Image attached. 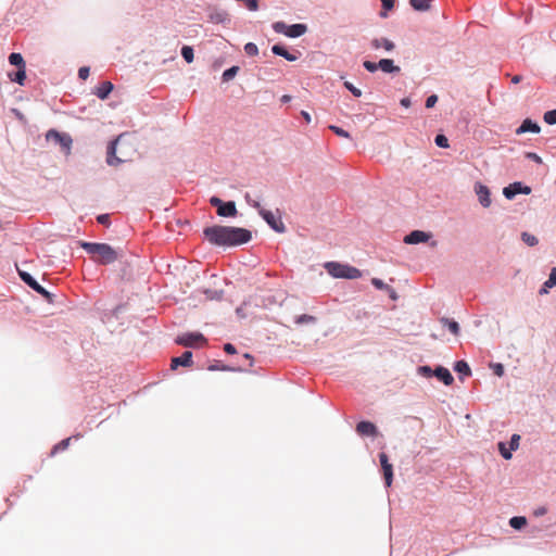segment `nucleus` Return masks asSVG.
Returning a JSON list of instances; mask_svg holds the SVG:
<instances>
[{"instance_id": "obj_1", "label": "nucleus", "mask_w": 556, "mask_h": 556, "mask_svg": "<svg viewBox=\"0 0 556 556\" xmlns=\"http://www.w3.org/2000/svg\"><path fill=\"white\" fill-rule=\"evenodd\" d=\"M205 238L216 245H240L251 240V231L240 227L215 225L204 229Z\"/></svg>"}, {"instance_id": "obj_2", "label": "nucleus", "mask_w": 556, "mask_h": 556, "mask_svg": "<svg viewBox=\"0 0 556 556\" xmlns=\"http://www.w3.org/2000/svg\"><path fill=\"white\" fill-rule=\"evenodd\" d=\"M136 150L125 135L118 136L108 147L106 162L111 166H117L125 162L132 161Z\"/></svg>"}, {"instance_id": "obj_3", "label": "nucleus", "mask_w": 556, "mask_h": 556, "mask_svg": "<svg viewBox=\"0 0 556 556\" xmlns=\"http://www.w3.org/2000/svg\"><path fill=\"white\" fill-rule=\"evenodd\" d=\"M80 247L93 258L94 262L109 265L114 263L119 253L106 243L81 242Z\"/></svg>"}, {"instance_id": "obj_4", "label": "nucleus", "mask_w": 556, "mask_h": 556, "mask_svg": "<svg viewBox=\"0 0 556 556\" xmlns=\"http://www.w3.org/2000/svg\"><path fill=\"white\" fill-rule=\"evenodd\" d=\"M247 202L253 207L258 210L260 215L265 219V222L277 232H285L286 227L283 222L281 220L280 215H276L275 213L263 208L257 201H252L250 195H245Z\"/></svg>"}, {"instance_id": "obj_5", "label": "nucleus", "mask_w": 556, "mask_h": 556, "mask_svg": "<svg viewBox=\"0 0 556 556\" xmlns=\"http://www.w3.org/2000/svg\"><path fill=\"white\" fill-rule=\"evenodd\" d=\"M327 271L334 278L357 279L362 276L359 269L353 266L329 262L325 265Z\"/></svg>"}, {"instance_id": "obj_6", "label": "nucleus", "mask_w": 556, "mask_h": 556, "mask_svg": "<svg viewBox=\"0 0 556 556\" xmlns=\"http://www.w3.org/2000/svg\"><path fill=\"white\" fill-rule=\"evenodd\" d=\"M46 138L48 141H53L54 143H58L60 144V147L62 148V150L68 154L70 151H71V146H72V138L70 135L67 134H61L54 129H50L47 135H46Z\"/></svg>"}, {"instance_id": "obj_7", "label": "nucleus", "mask_w": 556, "mask_h": 556, "mask_svg": "<svg viewBox=\"0 0 556 556\" xmlns=\"http://www.w3.org/2000/svg\"><path fill=\"white\" fill-rule=\"evenodd\" d=\"M18 275L21 279L33 290L41 294L48 302H52V294L47 291L43 287H41L30 274L26 271L18 270Z\"/></svg>"}, {"instance_id": "obj_8", "label": "nucleus", "mask_w": 556, "mask_h": 556, "mask_svg": "<svg viewBox=\"0 0 556 556\" xmlns=\"http://www.w3.org/2000/svg\"><path fill=\"white\" fill-rule=\"evenodd\" d=\"M531 188L528 186L522 187L521 182H514L503 189V194L506 199L511 200L519 193L529 194Z\"/></svg>"}, {"instance_id": "obj_9", "label": "nucleus", "mask_w": 556, "mask_h": 556, "mask_svg": "<svg viewBox=\"0 0 556 556\" xmlns=\"http://www.w3.org/2000/svg\"><path fill=\"white\" fill-rule=\"evenodd\" d=\"M475 192L478 197L480 204L483 207H489L491 205V192L485 185L481 182H476Z\"/></svg>"}, {"instance_id": "obj_10", "label": "nucleus", "mask_w": 556, "mask_h": 556, "mask_svg": "<svg viewBox=\"0 0 556 556\" xmlns=\"http://www.w3.org/2000/svg\"><path fill=\"white\" fill-rule=\"evenodd\" d=\"M205 338L201 333H187L179 337L176 342L184 346H194L198 343H205Z\"/></svg>"}, {"instance_id": "obj_11", "label": "nucleus", "mask_w": 556, "mask_h": 556, "mask_svg": "<svg viewBox=\"0 0 556 556\" xmlns=\"http://www.w3.org/2000/svg\"><path fill=\"white\" fill-rule=\"evenodd\" d=\"M379 460H380V464L382 467L386 484H387V486H390L392 484V480H393L392 465L389 463V458L386 453L379 454Z\"/></svg>"}, {"instance_id": "obj_12", "label": "nucleus", "mask_w": 556, "mask_h": 556, "mask_svg": "<svg viewBox=\"0 0 556 556\" xmlns=\"http://www.w3.org/2000/svg\"><path fill=\"white\" fill-rule=\"evenodd\" d=\"M429 238L430 233H427L421 230H414L404 238V242L407 244H417L421 242H427Z\"/></svg>"}, {"instance_id": "obj_13", "label": "nucleus", "mask_w": 556, "mask_h": 556, "mask_svg": "<svg viewBox=\"0 0 556 556\" xmlns=\"http://www.w3.org/2000/svg\"><path fill=\"white\" fill-rule=\"evenodd\" d=\"M192 365V353L190 351H186L181 354V356L174 357L172 359L170 368L176 369L178 366L190 367Z\"/></svg>"}, {"instance_id": "obj_14", "label": "nucleus", "mask_w": 556, "mask_h": 556, "mask_svg": "<svg viewBox=\"0 0 556 556\" xmlns=\"http://www.w3.org/2000/svg\"><path fill=\"white\" fill-rule=\"evenodd\" d=\"M356 432L359 435L374 437L377 434V427L370 421H361L356 426Z\"/></svg>"}, {"instance_id": "obj_15", "label": "nucleus", "mask_w": 556, "mask_h": 556, "mask_svg": "<svg viewBox=\"0 0 556 556\" xmlns=\"http://www.w3.org/2000/svg\"><path fill=\"white\" fill-rule=\"evenodd\" d=\"M541 128L536 123L532 122L530 118H526L516 129V135H522L528 131L538 134Z\"/></svg>"}, {"instance_id": "obj_16", "label": "nucleus", "mask_w": 556, "mask_h": 556, "mask_svg": "<svg viewBox=\"0 0 556 556\" xmlns=\"http://www.w3.org/2000/svg\"><path fill=\"white\" fill-rule=\"evenodd\" d=\"M370 45L375 50L382 48L386 51H392L395 48L394 42L388 38H375L371 40Z\"/></svg>"}, {"instance_id": "obj_17", "label": "nucleus", "mask_w": 556, "mask_h": 556, "mask_svg": "<svg viewBox=\"0 0 556 556\" xmlns=\"http://www.w3.org/2000/svg\"><path fill=\"white\" fill-rule=\"evenodd\" d=\"M434 376L440 379L444 384L450 386L453 383L454 378L451 375L450 370L444 367H438L434 370Z\"/></svg>"}, {"instance_id": "obj_18", "label": "nucleus", "mask_w": 556, "mask_h": 556, "mask_svg": "<svg viewBox=\"0 0 556 556\" xmlns=\"http://www.w3.org/2000/svg\"><path fill=\"white\" fill-rule=\"evenodd\" d=\"M113 90V85L112 83L110 81H103L101 83L96 91H94V94L101 99V100H104L109 97V94L111 93V91Z\"/></svg>"}, {"instance_id": "obj_19", "label": "nucleus", "mask_w": 556, "mask_h": 556, "mask_svg": "<svg viewBox=\"0 0 556 556\" xmlns=\"http://www.w3.org/2000/svg\"><path fill=\"white\" fill-rule=\"evenodd\" d=\"M307 30L306 25L304 24H293L289 25L288 33H286V36L290 38H298L302 35H304Z\"/></svg>"}, {"instance_id": "obj_20", "label": "nucleus", "mask_w": 556, "mask_h": 556, "mask_svg": "<svg viewBox=\"0 0 556 556\" xmlns=\"http://www.w3.org/2000/svg\"><path fill=\"white\" fill-rule=\"evenodd\" d=\"M217 214L219 216L228 217V216H236L237 208L235 205V202H227L223 205H219V210H217Z\"/></svg>"}, {"instance_id": "obj_21", "label": "nucleus", "mask_w": 556, "mask_h": 556, "mask_svg": "<svg viewBox=\"0 0 556 556\" xmlns=\"http://www.w3.org/2000/svg\"><path fill=\"white\" fill-rule=\"evenodd\" d=\"M274 54L285 58L286 60L293 62L298 59L295 54H291L285 47L280 45H274L271 47Z\"/></svg>"}, {"instance_id": "obj_22", "label": "nucleus", "mask_w": 556, "mask_h": 556, "mask_svg": "<svg viewBox=\"0 0 556 556\" xmlns=\"http://www.w3.org/2000/svg\"><path fill=\"white\" fill-rule=\"evenodd\" d=\"M379 68L384 73H399L401 68L394 65L393 61L390 59H381L378 62Z\"/></svg>"}, {"instance_id": "obj_23", "label": "nucleus", "mask_w": 556, "mask_h": 556, "mask_svg": "<svg viewBox=\"0 0 556 556\" xmlns=\"http://www.w3.org/2000/svg\"><path fill=\"white\" fill-rule=\"evenodd\" d=\"M8 76L11 81L17 83L18 85L23 86L26 80V67H17V71L15 73H9Z\"/></svg>"}, {"instance_id": "obj_24", "label": "nucleus", "mask_w": 556, "mask_h": 556, "mask_svg": "<svg viewBox=\"0 0 556 556\" xmlns=\"http://www.w3.org/2000/svg\"><path fill=\"white\" fill-rule=\"evenodd\" d=\"M9 62L11 65H14L16 67H26V63L22 56L21 53L13 52L9 55Z\"/></svg>"}, {"instance_id": "obj_25", "label": "nucleus", "mask_w": 556, "mask_h": 556, "mask_svg": "<svg viewBox=\"0 0 556 556\" xmlns=\"http://www.w3.org/2000/svg\"><path fill=\"white\" fill-rule=\"evenodd\" d=\"M431 0H409L410 5L417 11H427L430 9Z\"/></svg>"}, {"instance_id": "obj_26", "label": "nucleus", "mask_w": 556, "mask_h": 556, "mask_svg": "<svg viewBox=\"0 0 556 556\" xmlns=\"http://www.w3.org/2000/svg\"><path fill=\"white\" fill-rule=\"evenodd\" d=\"M441 323L447 327V329L454 334L457 336L459 333V325L457 321L448 318H442Z\"/></svg>"}, {"instance_id": "obj_27", "label": "nucleus", "mask_w": 556, "mask_h": 556, "mask_svg": "<svg viewBox=\"0 0 556 556\" xmlns=\"http://www.w3.org/2000/svg\"><path fill=\"white\" fill-rule=\"evenodd\" d=\"M527 525L526 517L522 516H516L509 519V526L514 529H521Z\"/></svg>"}, {"instance_id": "obj_28", "label": "nucleus", "mask_w": 556, "mask_h": 556, "mask_svg": "<svg viewBox=\"0 0 556 556\" xmlns=\"http://www.w3.org/2000/svg\"><path fill=\"white\" fill-rule=\"evenodd\" d=\"M454 369L462 375L469 376L471 374L469 365L465 361H458L455 364Z\"/></svg>"}, {"instance_id": "obj_29", "label": "nucleus", "mask_w": 556, "mask_h": 556, "mask_svg": "<svg viewBox=\"0 0 556 556\" xmlns=\"http://www.w3.org/2000/svg\"><path fill=\"white\" fill-rule=\"evenodd\" d=\"M181 55L187 63H191L194 59L193 49L190 46H184L181 48Z\"/></svg>"}, {"instance_id": "obj_30", "label": "nucleus", "mask_w": 556, "mask_h": 556, "mask_svg": "<svg viewBox=\"0 0 556 556\" xmlns=\"http://www.w3.org/2000/svg\"><path fill=\"white\" fill-rule=\"evenodd\" d=\"M521 239H522V241H523L526 244H528V245H530V247H534V245H536V244H538V242H539L538 238H536L535 236H533V235L529 233V232H522V233H521Z\"/></svg>"}, {"instance_id": "obj_31", "label": "nucleus", "mask_w": 556, "mask_h": 556, "mask_svg": "<svg viewBox=\"0 0 556 556\" xmlns=\"http://www.w3.org/2000/svg\"><path fill=\"white\" fill-rule=\"evenodd\" d=\"M238 70H239V67H238V66H232V67H230V68L226 70V71L223 73V80H224V81H229V80H231V79L236 76V74H237Z\"/></svg>"}, {"instance_id": "obj_32", "label": "nucleus", "mask_w": 556, "mask_h": 556, "mask_svg": "<svg viewBox=\"0 0 556 556\" xmlns=\"http://www.w3.org/2000/svg\"><path fill=\"white\" fill-rule=\"evenodd\" d=\"M395 0H381V4L384 11L380 12L381 17H387L388 14L386 11L393 9Z\"/></svg>"}, {"instance_id": "obj_33", "label": "nucleus", "mask_w": 556, "mask_h": 556, "mask_svg": "<svg viewBox=\"0 0 556 556\" xmlns=\"http://www.w3.org/2000/svg\"><path fill=\"white\" fill-rule=\"evenodd\" d=\"M544 122L548 125L556 124V110H551L544 113Z\"/></svg>"}, {"instance_id": "obj_34", "label": "nucleus", "mask_w": 556, "mask_h": 556, "mask_svg": "<svg viewBox=\"0 0 556 556\" xmlns=\"http://www.w3.org/2000/svg\"><path fill=\"white\" fill-rule=\"evenodd\" d=\"M70 442H71V438H66L64 440H62L61 442H59L52 450L51 454H55L56 452L59 451H64L70 445Z\"/></svg>"}, {"instance_id": "obj_35", "label": "nucleus", "mask_w": 556, "mask_h": 556, "mask_svg": "<svg viewBox=\"0 0 556 556\" xmlns=\"http://www.w3.org/2000/svg\"><path fill=\"white\" fill-rule=\"evenodd\" d=\"M244 52L250 55V56H255L258 54V48L255 43L253 42H248L245 46H244Z\"/></svg>"}, {"instance_id": "obj_36", "label": "nucleus", "mask_w": 556, "mask_h": 556, "mask_svg": "<svg viewBox=\"0 0 556 556\" xmlns=\"http://www.w3.org/2000/svg\"><path fill=\"white\" fill-rule=\"evenodd\" d=\"M498 451H500L501 455L505 459H510L511 458V450H510V447L507 448L506 444L504 442H500L498 443Z\"/></svg>"}, {"instance_id": "obj_37", "label": "nucleus", "mask_w": 556, "mask_h": 556, "mask_svg": "<svg viewBox=\"0 0 556 556\" xmlns=\"http://www.w3.org/2000/svg\"><path fill=\"white\" fill-rule=\"evenodd\" d=\"M273 28L276 33L286 35V33H288L289 25L285 24L283 22H276L273 25Z\"/></svg>"}, {"instance_id": "obj_38", "label": "nucleus", "mask_w": 556, "mask_h": 556, "mask_svg": "<svg viewBox=\"0 0 556 556\" xmlns=\"http://www.w3.org/2000/svg\"><path fill=\"white\" fill-rule=\"evenodd\" d=\"M315 320H316V318L314 316L303 314L296 318L295 323L296 324H308V323H314Z\"/></svg>"}, {"instance_id": "obj_39", "label": "nucleus", "mask_w": 556, "mask_h": 556, "mask_svg": "<svg viewBox=\"0 0 556 556\" xmlns=\"http://www.w3.org/2000/svg\"><path fill=\"white\" fill-rule=\"evenodd\" d=\"M329 129H331L339 137L350 138V134L338 126L331 125L329 126Z\"/></svg>"}, {"instance_id": "obj_40", "label": "nucleus", "mask_w": 556, "mask_h": 556, "mask_svg": "<svg viewBox=\"0 0 556 556\" xmlns=\"http://www.w3.org/2000/svg\"><path fill=\"white\" fill-rule=\"evenodd\" d=\"M434 141L440 148H448V140L444 135H438Z\"/></svg>"}, {"instance_id": "obj_41", "label": "nucleus", "mask_w": 556, "mask_h": 556, "mask_svg": "<svg viewBox=\"0 0 556 556\" xmlns=\"http://www.w3.org/2000/svg\"><path fill=\"white\" fill-rule=\"evenodd\" d=\"M344 87L352 92V94L354 97H361L362 96V91L361 89L356 88L353 84H351L350 81H345L344 83Z\"/></svg>"}, {"instance_id": "obj_42", "label": "nucleus", "mask_w": 556, "mask_h": 556, "mask_svg": "<svg viewBox=\"0 0 556 556\" xmlns=\"http://www.w3.org/2000/svg\"><path fill=\"white\" fill-rule=\"evenodd\" d=\"M556 286V267H553L549 277L546 280V287H555Z\"/></svg>"}, {"instance_id": "obj_43", "label": "nucleus", "mask_w": 556, "mask_h": 556, "mask_svg": "<svg viewBox=\"0 0 556 556\" xmlns=\"http://www.w3.org/2000/svg\"><path fill=\"white\" fill-rule=\"evenodd\" d=\"M371 283L379 290H388L390 287L386 285L381 279L379 278H372Z\"/></svg>"}, {"instance_id": "obj_44", "label": "nucleus", "mask_w": 556, "mask_h": 556, "mask_svg": "<svg viewBox=\"0 0 556 556\" xmlns=\"http://www.w3.org/2000/svg\"><path fill=\"white\" fill-rule=\"evenodd\" d=\"M519 441H520V435L519 434H513L511 435V439H510V442H509V447H510L511 451H516L519 447Z\"/></svg>"}, {"instance_id": "obj_45", "label": "nucleus", "mask_w": 556, "mask_h": 556, "mask_svg": "<svg viewBox=\"0 0 556 556\" xmlns=\"http://www.w3.org/2000/svg\"><path fill=\"white\" fill-rule=\"evenodd\" d=\"M363 65L370 73H374V72H376L379 68L378 63H375V62H371V61H365L363 63Z\"/></svg>"}, {"instance_id": "obj_46", "label": "nucleus", "mask_w": 556, "mask_h": 556, "mask_svg": "<svg viewBox=\"0 0 556 556\" xmlns=\"http://www.w3.org/2000/svg\"><path fill=\"white\" fill-rule=\"evenodd\" d=\"M525 156L527 159L531 160V161H534L538 164H542L543 163L542 157L540 155H538L536 153H534V152H526Z\"/></svg>"}, {"instance_id": "obj_47", "label": "nucleus", "mask_w": 556, "mask_h": 556, "mask_svg": "<svg viewBox=\"0 0 556 556\" xmlns=\"http://www.w3.org/2000/svg\"><path fill=\"white\" fill-rule=\"evenodd\" d=\"M438 102V96L435 94H431L430 97L427 98L426 100V108L427 109H430V108H433L435 105V103Z\"/></svg>"}, {"instance_id": "obj_48", "label": "nucleus", "mask_w": 556, "mask_h": 556, "mask_svg": "<svg viewBox=\"0 0 556 556\" xmlns=\"http://www.w3.org/2000/svg\"><path fill=\"white\" fill-rule=\"evenodd\" d=\"M78 77L83 80H86L89 77V67H80L78 71Z\"/></svg>"}, {"instance_id": "obj_49", "label": "nucleus", "mask_w": 556, "mask_h": 556, "mask_svg": "<svg viewBox=\"0 0 556 556\" xmlns=\"http://www.w3.org/2000/svg\"><path fill=\"white\" fill-rule=\"evenodd\" d=\"M494 374L498 377L503 376L504 374V367L502 364H495L493 365Z\"/></svg>"}, {"instance_id": "obj_50", "label": "nucleus", "mask_w": 556, "mask_h": 556, "mask_svg": "<svg viewBox=\"0 0 556 556\" xmlns=\"http://www.w3.org/2000/svg\"><path fill=\"white\" fill-rule=\"evenodd\" d=\"M210 203H211L213 206H216V207H217V210H219V205H223V204H224V202H223L220 199L216 198V197L211 198Z\"/></svg>"}, {"instance_id": "obj_51", "label": "nucleus", "mask_w": 556, "mask_h": 556, "mask_svg": "<svg viewBox=\"0 0 556 556\" xmlns=\"http://www.w3.org/2000/svg\"><path fill=\"white\" fill-rule=\"evenodd\" d=\"M98 222L102 225H108L109 224V219H110V216L108 214H102V215H99L98 216Z\"/></svg>"}, {"instance_id": "obj_52", "label": "nucleus", "mask_w": 556, "mask_h": 556, "mask_svg": "<svg viewBox=\"0 0 556 556\" xmlns=\"http://www.w3.org/2000/svg\"><path fill=\"white\" fill-rule=\"evenodd\" d=\"M224 351L228 354H235L236 353V348L231 344V343H226L224 345Z\"/></svg>"}, {"instance_id": "obj_53", "label": "nucleus", "mask_w": 556, "mask_h": 556, "mask_svg": "<svg viewBox=\"0 0 556 556\" xmlns=\"http://www.w3.org/2000/svg\"><path fill=\"white\" fill-rule=\"evenodd\" d=\"M401 105H403L405 108H409L410 106V100L408 98H403L401 100Z\"/></svg>"}, {"instance_id": "obj_54", "label": "nucleus", "mask_w": 556, "mask_h": 556, "mask_svg": "<svg viewBox=\"0 0 556 556\" xmlns=\"http://www.w3.org/2000/svg\"><path fill=\"white\" fill-rule=\"evenodd\" d=\"M419 370H420L421 372L426 374L427 376H430V375H431V369H430V367H428V366H422V367H420V369H419Z\"/></svg>"}, {"instance_id": "obj_55", "label": "nucleus", "mask_w": 556, "mask_h": 556, "mask_svg": "<svg viewBox=\"0 0 556 556\" xmlns=\"http://www.w3.org/2000/svg\"><path fill=\"white\" fill-rule=\"evenodd\" d=\"M522 80V76L521 75H515L511 77V83L513 84H518Z\"/></svg>"}, {"instance_id": "obj_56", "label": "nucleus", "mask_w": 556, "mask_h": 556, "mask_svg": "<svg viewBox=\"0 0 556 556\" xmlns=\"http://www.w3.org/2000/svg\"><path fill=\"white\" fill-rule=\"evenodd\" d=\"M552 287H546V281L544 282L543 287L541 288V290L539 291L540 294H546L548 292V289H551Z\"/></svg>"}, {"instance_id": "obj_57", "label": "nucleus", "mask_w": 556, "mask_h": 556, "mask_svg": "<svg viewBox=\"0 0 556 556\" xmlns=\"http://www.w3.org/2000/svg\"><path fill=\"white\" fill-rule=\"evenodd\" d=\"M301 114H302V116L304 117V119H305V122H306V123H309V122H311V115H309L307 112L302 111V113H301Z\"/></svg>"}, {"instance_id": "obj_58", "label": "nucleus", "mask_w": 556, "mask_h": 556, "mask_svg": "<svg viewBox=\"0 0 556 556\" xmlns=\"http://www.w3.org/2000/svg\"><path fill=\"white\" fill-rule=\"evenodd\" d=\"M388 291L390 292V296H391L393 300H395V299H396V293H395L394 289H392V288L390 287V289H388Z\"/></svg>"}, {"instance_id": "obj_59", "label": "nucleus", "mask_w": 556, "mask_h": 556, "mask_svg": "<svg viewBox=\"0 0 556 556\" xmlns=\"http://www.w3.org/2000/svg\"><path fill=\"white\" fill-rule=\"evenodd\" d=\"M546 513V509L545 508H540L535 511V515H544Z\"/></svg>"}, {"instance_id": "obj_60", "label": "nucleus", "mask_w": 556, "mask_h": 556, "mask_svg": "<svg viewBox=\"0 0 556 556\" xmlns=\"http://www.w3.org/2000/svg\"><path fill=\"white\" fill-rule=\"evenodd\" d=\"M290 100H291V97H290V96H288V94H285V96H282V98H281V101H282V102H288V101H290Z\"/></svg>"}, {"instance_id": "obj_61", "label": "nucleus", "mask_w": 556, "mask_h": 556, "mask_svg": "<svg viewBox=\"0 0 556 556\" xmlns=\"http://www.w3.org/2000/svg\"><path fill=\"white\" fill-rule=\"evenodd\" d=\"M244 357H245V358H248V359H250V358H251V355L247 353V354L244 355Z\"/></svg>"}]
</instances>
